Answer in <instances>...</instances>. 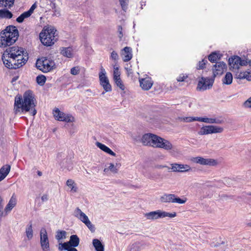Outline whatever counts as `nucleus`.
<instances>
[{"label":"nucleus","mask_w":251,"mask_h":251,"mask_svg":"<svg viewBox=\"0 0 251 251\" xmlns=\"http://www.w3.org/2000/svg\"><path fill=\"white\" fill-rule=\"evenodd\" d=\"M87 227L91 230L92 232H94L95 230V226L92 224L90 221L88 219L85 222L83 223Z\"/></svg>","instance_id":"37998d69"},{"label":"nucleus","mask_w":251,"mask_h":251,"mask_svg":"<svg viewBox=\"0 0 251 251\" xmlns=\"http://www.w3.org/2000/svg\"><path fill=\"white\" fill-rule=\"evenodd\" d=\"M40 243L41 249L43 251H50L47 231L45 228H42L40 230Z\"/></svg>","instance_id":"9d476101"},{"label":"nucleus","mask_w":251,"mask_h":251,"mask_svg":"<svg viewBox=\"0 0 251 251\" xmlns=\"http://www.w3.org/2000/svg\"><path fill=\"white\" fill-rule=\"evenodd\" d=\"M13 16L12 13L6 9L0 10V19H11Z\"/></svg>","instance_id":"c85d7f7f"},{"label":"nucleus","mask_w":251,"mask_h":251,"mask_svg":"<svg viewBox=\"0 0 251 251\" xmlns=\"http://www.w3.org/2000/svg\"><path fill=\"white\" fill-rule=\"evenodd\" d=\"M198 121L204 122L207 124H221L224 123V121L219 118H208L207 117H198Z\"/></svg>","instance_id":"aec40b11"},{"label":"nucleus","mask_w":251,"mask_h":251,"mask_svg":"<svg viewBox=\"0 0 251 251\" xmlns=\"http://www.w3.org/2000/svg\"><path fill=\"white\" fill-rule=\"evenodd\" d=\"M140 246L139 243L136 242L129 246L127 251H140Z\"/></svg>","instance_id":"e433bc0d"},{"label":"nucleus","mask_w":251,"mask_h":251,"mask_svg":"<svg viewBox=\"0 0 251 251\" xmlns=\"http://www.w3.org/2000/svg\"><path fill=\"white\" fill-rule=\"evenodd\" d=\"M35 101L33 92L30 90L26 91L23 97H15L14 113L16 114H21L29 112L32 116L35 115L37 113Z\"/></svg>","instance_id":"f03ea898"},{"label":"nucleus","mask_w":251,"mask_h":251,"mask_svg":"<svg viewBox=\"0 0 251 251\" xmlns=\"http://www.w3.org/2000/svg\"><path fill=\"white\" fill-rule=\"evenodd\" d=\"M37 67L43 73L49 72L55 68L54 61L51 58L46 57L38 60L36 63Z\"/></svg>","instance_id":"39448f33"},{"label":"nucleus","mask_w":251,"mask_h":251,"mask_svg":"<svg viewBox=\"0 0 251 251\" xmlns=\"http://www.w3.org/2000/svg\"><path fill=\"white\" fill-rule=\"evenodd\" d=\"M140 85L142 89L148 90L151 88L152 86L153 82L151 77L147 76L145 78L139 79Z\"/></svg>","instance_id":"a211bd4d"},{"label":"nucleus","mask_w":251,"mask_h":251,"mask_svg":"<svg viewBox=\"0 0 251 251\" xmlns=\"http://www.w3.org/2000/svg\"><path fill=\"white\" fill-rule=\"evenodd\" d=\"M19 37V32L14 26H9L1 33L0 43L2 47L9 46L14 43Z\"/></svg>","instance_id":"7ed1b4c3"},{"label":"nucleus","mask_w":251,"mask_h":251,"mask_svg":"<svg viewBox=\"0 0 251 251\" xmlns=\"http://www.w3.org/2000/svg\"><path fill=\"white\" fill-rule=\"evenodd\" d=\"M92 243L96 251H104V246L99 239H93Z\"/></svg>","instance_id":"cd10ccee"},{"label":"nucleus","mask_w":251,"mask_h":251,"mask_svg":"<svg viewBox=\"0 0 251 251\" xmlns=\"http://www.w3.org/2000/svg\"><path fill=\"white\" fill-rule=\"evenodd\" d=\"M171 169L172 172L179 173H188L192 172L191 167L186 164L172 163L171 164Z\"/></svg>","instance_id":"ddd939ff"},{"label":"nucleus","mask_w":251,"mask_h":251,"mask_svg":"<svg viewBox=\"0 0 251 251\" xmlns=\"http://www.w3.org/2000/svg\"><path fill=\"white\" fill-rule=\"evenodd\" d=\"M126 72H127V75H130L131 74H132L133 73V71H132V70L131 68H126Z\"/></svg>","instance_id":"052dcab7"},{"label":"nucleus","mask_w":251,"mask_h":251,"mask_svg":"<svg viewBox=\"0 0 251 251\" xmlns=\"http://www.w3.org/2000/svg\"><path fill=\"white\" fill-rule=\"evenodd\" d=\"M233 80V76L231 73L227 72L222 79V83L225 85H230Z\"/></svg>","instance_id":"bb28decb"},{"label":"nucleus","mask_w":251,"mask_h":251,"mask_svg":"<svg viewBox=\"0 0 251 251\" xmlns=\"http://www.w3.org/2000/svg\"><path fill=\"white\" fill-rule=\"evenodd\" d=\"M190 161L194 163L204 166H214L217 165V161L212 158H203L201 156L192 157Z\"/></svg>","instance_id":"9b49d317"},{"label":"nucleus","mask_w":251,"mask_h":251,"mask_svg":"<svg viewBox=\"0 0 251 251\" xmlns=\"http://www.w3.org/2000/svg\"><path fill=\"white\" fill-rule=\"evenodd\" d=\"M46 80V77L43 75H38L36 77V81L38 84L42 86L44 84Z\"/></svg>","instance_id":"a19ab883"},{"label":"nucleus","mask_w":251,"mask_h":251,"mask_svg":"<svg viewBox=\"0 0 251 251\" xmlns=\"http://www.w3.org/2000/svg\"><path fill=\"white\" fill-rule=\"evenodd\" d=\"M61 53L64 56L71 58L73 56L72 50L71 48H62Z\"/></svg>","instance_id":"c756f323"},{"label":"nucleus","mask_w":251,"mask_h":251,"mask_svg":"<svg viewBox=\"0 0 251 251\" xmlns=\"http://www.w3.org/2000/svg\"><path fill=\"white\" fill-rule=\"evenodd\" d=\"M75 248V247L69 246L68 249H67V250L68 251H77V250Z\"/></svg>","instance_id":"680f3d73"},{"label":"nucleus","mask_w":251,"mask_h":251,"mask_svg":"<svg viewBox=\"0 0 251 251\" xmlns=\"http://www.w3.org/2000/svg\"><path fill=\"white\" fill-rule=\"evenodd\" d=\"M121 73L119 70V67L116 65L114 66L113 79H115L120 78Z\"/></svg>","instance_id":"ea45409f"},{"label":"nucleus","mask_w":251,"mask_h":251,"mask_svg":"<svg viewBox=\"0 0 251 251\" xmlns=\"http://www.w3.org/2000/svg\"><path fill=\"white\" fill-rule=\"evenodd\" d=\"M229 65L231 68L238 69L240 66H245L247 64V61L242 60L240 57L237 56L229 58Z\"/></svg>","instance_id":"f3484780"},{"label":"nucleus","mask_w":251,"mask_h":251,"mask_svg":"<svg viewBox=\"0 0 251 251\" xmlns=\"http://www.w3.org/2000/svg\"><path fill=\"white\" fill-rule=\"evenodd\" d=\"M157 135L152 133L144 134L141 138V142L145 146H149L155 148Z\"/></svg>","instance_id":"4468645a"},{"label":"nucleus","mask_w":251,"mask_h":251,"mask_svg":"<svg viewBox=\"0 0 251 251\" xmlns=\"http://www.w3.org/2000/svg\"><path fill=\"white\" fill-rule=\"evenodd\" d=\"M26 52L22 48L13 46L7 48L2 55L5 66L8 69H16L23 66L28 59Z\"/></svg>","instance_id":"f257e3e1"},{"label":"nucleus","mask_w":251,"mask_h":251,"mask_svg":"<svg viewBox=\"0 0 251 251\" xmlns=\"http://www.w3.org/2000/svg\"><path fill=\"white\" fill-rule=\"evenodd\" d=\"M66 232L64 230L57 231L55 235V238L59 241L61 239H65L66 238Z\"/></svg>","instance_id":"4c0bfd02"},{"label":"nucleus","mask_w":251,"mask_h":251,"mask_svg":"<svg viewBox=\"0 0 251 251\" xmlns=\"http://www.w3.org/2000/svg\"><path fill=\"white\" fill-rule=\"evenodd\" d=\"M24 18L25 19L30 16L31 14L28 11H25L22 13Z\"/></svg>","instance_id":"13d9d810"},{"label":"nucleus","mask_w":251,"mask_h":251,"mask_svg":"<svg viewBox=\"0 0 251 251\" xmlns=\"http://www.w3.org/2000/svg\"><path fill=\"white\" fill-rule=\"evenodd\" d=\"M188 77V76L186 75L180 74L179 76L177 78L176 80L178 82L183 81L186 78Z\"/></svg>","instance_id":"3c124183"},{"label":"nucleus","mask_w":251,"mask_h":251,"mask_svg":"<svg viewBox=\"0 0 251 251\" xmlns=\"http://www.w3.org/2000/svg\"><path fill=\"white\" fill-rule=\"evenodd\" d=\"M122 8L123 10L126 11L128 3V0H119Z\"/></svg>","instance_id":"49530a36"},{"label":"nucleus","mask_w":251,"mask_h":251,"mask_svg":"<svg viewBox=\"0 0 251 251\" xmlns=\"http://www.w3.org/2000/svg\"><path fill=\"white\" fill-rule=\"evenodd\" d=\"M223 131L224 128L222 127L214 125H208L201 127L198 133L200 135H203L214 133H222Z\"/></svg>","instance_id":"6e6552de"},{"label":"nucleus","mask_w":251,"mask_h":251,"mask_svg":"<svg viewBox=\"0 0 251 251\" xmlns=\"http://www.w3.org/2000/svg\"><path fill=\"white\" fill-rule=\"evenodd\" d=\"M214 78L201 77L198 81L197 90L198 91H204L212 88L214 82Z\"/></svg>","instance_id":"0eeeda50"},{"label":"nucleus","mask_w":251,"mask_h":251,"mask_svg":"<svg viewBox=\"0 0 251 251\" xmlns=\"http://www.w3.org/2000/svg\"><path fill=\"white\" fill-rule=\"evenodd\" d=\"M118 166L117 164L115 166L113 163H110L108 168L104 169V172H107L108 171H110L112 173L116 174L118 172V169L117 168Z\"/></svg>","instance_id":"c9c22d12"},{"label":"nucleus","mask_w":251,"mask_h":251,"mask_svg":"<svg viewBox=\"0 0 251 251\" xmlns=\"http://www.w3.org/2000/svg\"><path fill=\"white\" fill-rule=\"evenodd\" d=\"M114 81L116 84V85L119 87L121 90H124L125 89V86L121 79V78H118L115 79H114Z\"/></svg>","instance_id":"c03bdc74"},{"label":"nucleus","mask_w":251,"mask_h":251,"mask_svg":"<svg viewBox=\"0 0 251 251\" xmlns=\"http://www.w3.org/2000/svg\"><path fill=\"white\" fill-rule=\"evenodd\" d=\"M206 63H207V60L205 59L199 61L197 69L198 70L203 69L205 67V64Z\"/></svg>","instance_id":"a18cd8bd"},{"label":"nucleus","mask_w":251,"mask_h":251,"mask_svg":"<svg viewBox=\"0 0 251 251\" xmlns=\"http://www.w3.org/2000/svg\"><path fill=\"white\" fill-rule=\"evenodd\" d=\"M155 167V168H157V169H162V168L167 167V166L165 165H156Z\"/></svg>","instance_id":"e2e57ef3"},{"label":"nucleus","mask_w":251,"mask_h":251,"mask_svg":"<svg viewBox=\"0 0 251 251\" xmlns=\"http://www.w3.org/2000/svg\"><path fill=\"white\" fill-rule=\"evenodd\" d=\"M244 106L247 108H251V97L245 101Z\"/></svg>","instance_id":"603ef678"},{"label":"nucleus","mask_w":251,"mask_h":251,"mask_svg":"<svg viewBox=\"0 0 251 251\" xmlns=\"http://www.w3.org/2000/svg\"><path fill=\"white\" fill-rule=\"evenodd\" d=\"M51 7L53 10V15L55 16H59L60 11L58 9L56 8V4L54 2L51 3Z\"/></svg>","instance_id":"de8ad7c7"},{"label":"nucleus","mask_w":251,"mask_h":251,"mask_svg":"<svg viewBox=\"0 0 251 251\" xmlns=\"http://www.w3.org/2000/svg\"><path fill=\"white\" fill-rule=\"evenodd\" d=\"M56 30L51 26H45L40 33V39L45 46H50L56 41Z\"/></svg>","instance_id":"20e7f679"},{"label":"nucleus","mask_w":251,"mask_h":251,"mask_svg":"<svg viewBox=\"0 0 251 251\" xmlns=\"http://www.w3.org/2000/svg\"><path fill=\"white\" fill-rule=\"evenodd\" d=\"M96 145L98 148H99L100 149H101L104 152H105L112 156H116L115 153H114L110 149H109L108 147H107L104 144H102L100 142H97Z\"/></svg>","instance_id":"a878e982"},{"label":"nucleus","mask_w":251,"mask_h":251,"mask_svg":"<svg viewBox=\"0 0 251 251\" xmlns=\"http://www.w3.org/2000/svg\"><path fill=\"white\" fill-rule=\"evenodd\" d=\"M123 61L127 62L131 59L132 57V49L128 47H126L122 50L121 52Z\"/></svg>","instance_id":"6ab92c4d"},{"label":"nucleus","mask_w":251,"mask_h":251,"mask_svg":"<svg viewBox=\"0 0 251 251\" xmlns=\"http://www.w3.org/2000/svg\"><path fill=\"white\" fill-rule=\"evenodd\" d=\"M11 167L9 165H5L0 169V181L4 179L10 171Z\"/></svg>","instance_id":"5701e85b"},{"label":"nucleus","mask_w":251,"mask_h":251,"mask_svg":"<svg viewBox=\"0 0 251 251\" xmlns=\"http://www.w3.org/2000/svg\"><path fill=\"white\" fill-rule=\"evenodd\" d=\"M66 185L71 188V191L73 192H76L77 188L75 181L72 179H68L66 182Z\"/></svg>","instance_id":"72a5a7b5"},{"label":"nucleus","mask_w":251,"mask_h":251,"mask_svg":"<svg viewBox=\"0 0 251 251\" xmlns=\"http://www.w3.org/2000/svg\"><path fill=\"white\" fill-rule=\"evenodd\" d=\"M174 194H165L162 195L160 198V201L163 203L172 202L174 201Z\"/></svg>","instance_id":"393cba45"},{"label":"nucleus","mask_w":251,"mask_h":251,"mask_svg":"<svg viewBox=\"0 0 251 251\" xmlns=\"http://www.w3.org/2000/svg\"><path fill=\"white\" fill-rule=\"evenodd\" d=\"M15 0H0V5L2 7L10 8L14 4Z\"/></svg>","instance_id":"7c9ffc66"},{"label":"nucleus","mask_w":251,"mask_h":251,"mask_svg":"<svg viewBox=\"0 0 251 251\" xmlns=\"http://www.w3.org/2000/svg\"><path fill=\"white\" fill-rule=\"evenodd\" d=\"M38 175L39 176H41L42 175V173L40 171H38Z\"/></svg>","instance_id":"69168bd1"},{"label":"nucleus","mask_w":251,"mask_h":251,"mask_svg":"<svg viewBox=\"0 0 251 251\" xmlns=\"http://www.w3.org/2000/svg\"><path fill=\"white\" fill-rule=\"evenodd\" d=\"M118 32H119V37L120 39H121L123 36V32H122V27L121 26H118Z\"/></svg>","instance_id":"4d7b16f0"},{"label":"nucleus","mask_w":251,"mask_h":251,"mask_svg":"<svg viewBox=\"0 0 251 251\" xmlns=\"http://www.w3.org/2000/svg\"><path fill=\"white\" fill-rule=\"evenodd\" d=\"M111 58L114 61H116L118 59V55L117 53L114 51H112L111 53Z\"/></svg>","instance_id":"864d4df0"},{"label":"nucleus","mask_w":251,"mask_h":251,"mask_svg":"<svg viewBox=\"0 0 251 251\" xmlns=\"http://www.w3.org/2000/svg\"><path fill=\"white\" fill-rule=\"evenodd\" d=\"M79 71L78 67H74L71 69L70 73L73 75H76L79 73Z\"/></svg>","instance_id":"8fccbe9b"},{"label":"nucleus","mask_w":251,"mask_h":251,"mask_svg":"<svg viewBox=\"0 0 251 251\" xmlns=\"http://www.w3.org/2000/svg\"><path fill=\"white\" fill-rule=\"evenodd\" d=\"M74 215L82 223L85 222L88 219V216L78 207H77L74 210Z\"/></svg>","instance_id":"412c9836"},{"label":"nucleus","mask_w":251,"mask_h":251,"mask_svg":"<svg viewBox=\"0 0 251 251\" xmlns=\"http://www.w3.org/2000/svg\"><path fill=\"white\" fill-rule=\"evenodd\" d=\"M238 78L239 79H246L248 81H251V72H241L238 75Z\"/></svg>","instance_id":"2f4dec72"},{"label":"nucleus","mask_w":251,"mask_h":251,"mask_svg":"<svg viewBox=\"0 0 251 251\" xmlns=\"http://www.w3.org/2000/svg\"><path fill=\"white\" fill-rule=\"evenodd\" d=\"M42 201H46L48 200V196L47 194L43 195L41 197Z\"/></svg>","instance_id":"bf43d9fd"},{"label":"nucleus","mask_w":251,"mask_h":251,"mask_svg":"<svg viewBox=\"0 0 251 251\" xmlns=\"http://www.w3.org/2000/svg\"><path fill=\"white\" fill-rule=\"evenodd\" d=\"M68 248L69 246L66 242L59 244L58 250L59 251H63V250H67V249H68Z\"/></svg>","instance_id":"09e8293b"},{"label":"nucleus","mask_w":251,"mask_h":251,"mask_svg":"<svg viewBox=\"0 0 251 251\" xmlns=\"http://www.w3.org/2000/svg\"><path fill=\"white\" fill-rule=\"evenodd\" d=\"M102 95H104V92H102Z\"/></svg>","instance_id":"338daca9"},{"label":"nucleus","mask_w":251,"mask_h":251,"mask_svg":"<svg viewBox=\"0 0 251 251\" xmlns=\"http://www.w3.org/2000/svg\"><path fill=\"white\" fill-rule=\"evenodd\" d=\"M37 7V5L35 3H34L31 6V7L30 8V9H29V10H28L27 11L28 12H29V13L31 15L34 10H35V9Z\"/></svg>","instance_id":"5fc2aeb1"},{"label":"nucleus","mask_w":251,"mask_h":251,"mask_svg":"<svg viewBox=\"0 0 251 251\" xmlns=\"http://www.w3.org/2000/svg\"><path fill=\"white\" fill-rule=\"evenodd\" d=\"M69 246L76 247L79 243V239L76 235H72L70 237V241L67 242Z\"/></svg>","instance_id":"b1692460"},{"label":"nucleus","mask_w":251,"mask_h":251,"mask_svg":"<svg viewBox=\"0 0 251 251\" xmlns=\"http://www.w3.org/2000/svg\"><path fill=\"white\" fill-rule=\"evenodd\" d=\"M218 57V54L216 52H212L208 56V60L211 62H214L217 61Z\"/></svg>","instance_id":"79ce46f5"},{"label":"nucleus","mask_w":251,"mask_h":251,"mask_svg":"<svg viewBox=\"0 0 251 251\" xmlns=\"http://www.w3.org/2000/svg\"><path fill=\"white\" fill-rule=\"evenodd\" d=\"M100 84L105 92H110L112 90L111 86L109 83L108 77L106 76V72L102 67L100 68L99 73Z\"/></svg>","instance_id":"f8f14e48"},{"label":"nucleus","mask_w":251,"mask_h":251,"mask_svg":"<svg viewBox=\"0 0 251 251\" xmlns=\"http://www.w3.org/2000/svg\"><path fill=\"white\" fill-rule=\"evenodd\" d=\"M187 198L183 196L182 198H180L174 194L173 203H176L178 204H184L187 201Z\"/></svg>","instance_id":"f704fd0d"},{"label":"nucleus","mask_w":251,"mask_h":251,"mask_svg":"<svg viewBox=\"0 0 251 251\" xmlns=\"http://www.w3.org/2000/svg\"><path fill=\"white\" fill-rule=\"evenodd\" d=\"M16 204L17 198L15 194H13L4 209L5 212L7 213L11 211V210L16 206Z\"/></svg>","instance_id":"4be33fe9"},{"label":"nucleus","mask_w":251,"mask_h":251,"mask_svg":"<svg viewBox=\"0 0 251 251\" xmlns=\"http://www.w3.org/2000/svg\"><path fill=\"white\" fill-rule=\"evenodd\" d=\"M26 236L28 240H30L33 237V229L32 224L30 223L27 226L25 229Z\"/></svg>","instance_id":"473e14b6"},{"label":"nucleus","mask_w":251,"mask_h":251,"mask_svg":"<svg viewBox=\"0 0 251 251\" xmlns=\"http://www.w3.org/2000/svg\"><path fill=\"white\" fill-rule=\"evenodd\" d=\"M53 115L56 120L72 123L74 122V118L70 114H66L59 110L57 108L53 110Z\"/></svg>","instance_id":"1a4fd4ad"},{"label":"nucleus","mask_w":251,"mask_h":251,"mask_svg":"<svg viewBox=\"0 0 251 251\" xmlns=\"http://www.w3.org/2000/svg\"><path fill=\"white\" fill-rule=\"evenodd\" d=\"M155 148L170 151L173 149V145L169 141L157 136Z\"/></svg>","instance_id":"2eb2a0df"},{"label":"nucleus","mask_w":251,"mask_h":251,"mask_svg":"<svg viewBox=\"0 0 251 251\" xmlns=\"http://www.w3.org/2000/svg\"><path fill=\"white\" fill-rule=\"evenodd\" d=\"M176 216L175 212L170 213L166 211L158 210L144 214V216L149 220H156L159 218H163L166 217L174 218Z\"/></svg>","instance_id":"423d86ee"},{"label":"nucleus","mask_w":251,"mask_h":251,"mask_svg":"<svg viewBox=\"0 0 251 251\" xmlns=\"http://www.w3.org/2000/svg\"><path fill=\"white\" fill-rule=\"evenodd\" d=\"M179 119L181 121L189 123L193 121H198V117H185L179 118Z\"/></svg>","instance_id":"58836bf2"},{"label":"nucleus","mask_w":251,"mask_h":251,"mask_svg":"<svg viewBox=\"0 0 251 251\" xmlns=\"http://www.w3.org/2000/svg\"><path fill=\"white\" fill-rule=\"evenodd\" d=\"M213 77L215 79L217 75H222L226 70V65L223 61L217 62L213 67Z\"/></svg>","instance_id":"dca6fc26"},{"label":"nucleus","mask_w":251,"mask_h":251,"mask_svg":"<svg viewBox=\"0 0 251 251\" xmlns=\"http://www.w3.org/2000/svg\"><path fill=\"white\" fill-rule=\"evenodd\" d=\"M2 201H3L2 199L0 198V208L2 207Z\"/></svg>","instance_id":"0e129e2a"},{"label":"nucleus","mask_w":251,"mask_h":251,"mask_svg":"<svg viewBox=\"0 0 251 251\" xmlns=\"http://www.w3.org/2000/svg\"><path fill=\"white\" fill-rule=\"evenodd\" d=\"M25 19L23 16V14H22L20 16H19L17 19L16 21L19 23H22L24 21Z\"/></svg>","instance_id":"6e6d98bb"}]
</instances>
